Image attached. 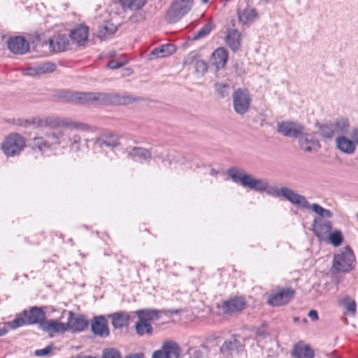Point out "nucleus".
I'll use <instances>...</instances> for the list:
<instances>
[{
  "instance_id": "f257e3e1",
  "label": "nucleus",
  "mask_w": 358,
  "mask_h": 358,
  "mask_svg": "<svg viewBox=\"0 0 358 358\" xmlns=\"http://www.w3.org/2000/svg\"><path fill=\"white\" fill-rule=\"evenodd\" d=\"M69 132L67 127H50L42 135H38L31 140V147L41 155H50L57 146H68Z\"/></svg>"
},
{
  "instance_id": "f03ea898",
  "label": "nucleus",
  "mask_w": 358,
  "mask_h": 358,
  "mask_svg": "<svg viewBox=\"0 0 358 358\" xmlns=\"http://www.w3.org/2000/svg\"><path fill=\"white\" fill-rule=\"evenodd\" d=\"M70 99L79 103L111 105H127L136 101V99L129 94L100 92H74Z\"/></svg>"
},
{
  "instance_id": "7ed1b4c3",
  "label": "nucleus",
  "mask_w": 358,
  "mask_h": 358,
  "mask_svg": "<svg viewBox=\"0 0 358 358\" xmlns=\"http://www.w3.org/2000/svg\"><path fill=\"white\" fill-rule=\"evenodd\" d=\"M227 173L234 182L240 184L243 187H248L258 192H265L273 197L276 194L278 187L270 185L266 179L253 177L243 169L231 167L227 169Z\"/></svg>"
},
{
  "instance_id": "20e7f679",
  "label": "nucleus",
  "mask_w": 358,
  "mask_h": 358,
  "mask_svg": "<svg viewBox=\"0 0 358 358\" xmlns=\"http://www.w3.org/2000/svg\"><path fill=\"white\" fill-rule=\"evenodd\" d=\"M45 318V313L42 308L34 306L24 310L17 318L9 322V325L14 329L24 324H40Z\"/></svg>"
},
{
  "instance_id": "39448f33",
  "label": "nucleus",
  "mask_w": 358,
  "mask_h": 358,
  "mask_svg": "<svg viewBox=\"0 0 358 358\" xmlns=\"http://www.w3.org/2000/svg\"><path fill=\"white\" fill-rule=\"evenodd\" d=\"M320 135L324 138L346 135L350 129V123L346 118L336 119L334 122H327L317 126Z\"/></svg>"
},
{
  "instance_id": "423d86ee",
  "label": "nucleus",
  "mask_w": 358,
  "mask_h": 358,
  "mask_svg": "<svg viewBox=\"0 0 358 358\" xmlns=\"http://www.w3.org/2000/svg\"><path fill=\"white\" fill-rule=\"evenodd\" d=\"M355 262L353 251L346 246L334 255L332 267L337 272L348 273L354 268Z\"/></svg>"
},
{
  "instance_id": "0eeeda50",
  "label": "nucleus",
  "mask_w": 358,
  "mask_h": 358,
  "mask_svg": "<svg viewBox=\"0 0 358 358\" xmlns=\"http://www.w3.org/2000/svg\"><path fill=\"white\" fill-rule=\"evenodd\" d=\"M194 0H173L165 15V20L172 24L179 21L192 8Z\"/></svg>"
},
{
  "instance_id": "6e6552de",
  "label": "nucleus",
  "mask_w": 358,
  "mask_h": 358,
  "mask_svg": "<svg viewBox=\"0 0 358 358\" xmlns=\"http://www.w3.org/2000/svg\"><path fill=\"white\" fill-rule=\"evenodd\" d=\"M25 141L18 134H11L6 136L1 145V148L7 157L18 155L24 149Z\"/></svg>"
},
{
  "instance_id": "1a4fd4ad",
  "label": "nucleus",
  "mask_w": 358,
  "mask_h": 358,
  "mask_svg": "<svg viewBox=\"0 0 358 358\" xmlns=\"http://www.w3.org/2000/svg\"><path fill=\"white\" fill-rule=\"evenodd\" d=\"M244 340L239 336H231L226 339L220 348V354L224 358L238 355L244 350Z\"/></svg>"
},
{
  "instance_id": "9d476101",
  "label": "nucleus",
  "mask_w": 358,
  "mask_h": 358,
  "mask_svg": "<svg viewBox=\"0 0 358 358\" xmlns=\"http://www.w3.org/2000/svg\"><path fill=\"white\" fill-rule=\"evenodd\" d=\"M232 99L233 108L237 114L243 115L248 111L252 99L247 90H236L232 95Z\"/></svg>"
},
{
  "instance_id": "9b49d317",
  "label": "nucleus",
  "mask_w": 358,
  "mask_h": 358,
  "mask_svg": "<svg viewBox=\"0 0 358 358\" xmlns=\"http://www.w3.org/2000/svg\"><path fill=\"white\" fill-rule=\"evenodd\" d=\"M274 197H283L291 203L298 207L304 209L310 208V203L304 196L298 194L296 191L287 187H282L280 189L277 188L276 194H275Z\"/></svg>"
},
{
  "instance_id": "f8f14e48",
  "label": "nucleus",
  "mask_w": 358,
  "mask_h": 358,
  "mask_svg": "<svg viewBox=\"0 0 358 358\" xmlns=\"http://www.w3.org/2000/svg\"><path fill=\"white\" fill-rule=\"evenodd\" d=\"M277 131L284 136L296 138L304 131V126L297 122L282 121L278 122Z\"/></svg>"
},
{
  "instance_id": "ddd939ff",
  "label": "nucleus",
  "mask_w": 358,
  "mask_h": 358,
  "mask_svg": "<svg viewBox=\"0 0 358 358\" xmlns=\"http://www.w3.org/2000/svg\"><path fill=\"white\" fill-rule=\"evenodd\" d=\"M294 292L291 288L281 289L271 292L267 303L271 306H280L287 304L294 296Z\"/></svg>"
},
{
  "instance_id": "4468645a",
  "label": "nucleus",
  "mask_w": 358,
  "mask_h": 358,
  "mask_svg": "<svg viewBox=\"0 0 358 358\" xmlns=\"http://www.w3.org/2000/svg\"><path fill=\"white\" fill-rule=\"evenodd\" d=\"M9 50L15 55H24L29 50V41L22 36L10 37L7 41Z\"/></svg>"
},
{
  "instance_id": "2eb2a0df",
  "label": "nucleus",
  "mask_w": 358,
  "mask_h": 358,
  "mask_svg": "<svg viewBox=\"0 0 358 358\" xmlns=\"http://www.w3.org/2000/svg\"><path fill=\"white\" fill-rule=\"evenodd\" d=\"M246 301L243 296H233L223 301L222 309L224 313L232 315L245 308Z\"/></svg>"
},
{
  "instance_id": "dca6fc26",
  "label": "nucleus",
  "mask_w": 358,
  "mask_h": 358,
  "mask_svg": "<svg viewBox=\"0 0 358 358\" xmlns=\"http://www.w3.org/2000/svg\"><path fill=\"white\" fill-rule=\"evenodd\" d=\"M87 320L81 315H76L74 313L69 312L67 320L66 331L72 330L73 331H82L88 326Z\"/></svg>"
},
{
  "instance_id": "f3484780",
  "label": "nucleus",
  "mask_w": 358,
  "mask_h": 358,
  "mask_svg": "<svg viewBox=\"0 0 358 358\" xmlns=\"http://www.w3.org/2000/svg\"><path fill=\"white\" fill-rule=\"evenodd\" d=\"M298 138L300 148L306 152H317L320 148L319 141L313 134L303 132Z\"/></svg>"
},
{
  "instance_id": "a211bd4d",
  "label": "nucleus",
  "mask_w": 358,
  "mask_h": 358,
  "mask_svg": "<svg viewBox=\"0 0 358 358\" xmlns=\"http://www.w3.org/2000/svg\"><path fill=\"white\" fill-rule=\"evenodd\" d=\"M127 152L129 158L141 164L149 163L152 158L150 151L142 147L127 148Z\"/></svg>"
},
{
  "instance_id": "6ab92c4d",
  "label": "nucleus",
  "mask_w": 358,
  "mask_h": 358,
  "mask_svg": "<svg viewBox=\"0 0 358 358\" xmlns=\"http://www.w3.org/2000/svg\"><path fill=\"white\" fill-rule=\"evenodd\" d=\"M91 329L94 334L101 337H106L110 334L107 320L103 315L94 317L91 322Z\"/></svg>"
},
{
  "instance_id": "aec40b11",
  "label": "nucleus",
  "mask_w": 358,
  "mask_h": 358,
  "mask_svg": "<svg viewBox=\"0 0 358 358\" xmlns=\"http://www.w3.org/2000/svg\"><path fill=\"white\" fill-rule=\"evenodd\" d=\"M120 138L117 135L113 133L103 134L96 138L94 141V146L97 148H102L106 146L111 149L115 148L120 145Z\"/></svg>"
},
{
  "instance_id": "412c9836",
  "label": "nucleus",
  "mask_w": 358,
  "mask_h": 358,
  "mask_svg": "<svg viewBox=\"0 0 358 358\" xmlns=\"http://www.w3.org/2000/svg\"><path fill=\"white\" fill-rule=\"evenodd\" d=\"M69 45V36L58 34L49 39L50 49L54 52L65 51Z\"/></svg>"
},
{
  "instance_id": "4be33fe9",
  "label": "nucleus",
  "mask_w": 358,
  "mask_h": 358,
  "mask_svg": "<svg viewBox=\"0 0 358 358\" xmlns=\"http://www.w3.org/2000/svg\"><path fill=\"white\" fill-rule=\"evenodd\" d=\"M237 14L239 22L243 25H250L259 17L257 10L248 6L242 10L238 9Z\"/></svg>"
},
{
  "instance_id": "5701e85b",
  "label": "nucleus",
  "mask_w": 358,
  "mask_h": 358,
  "mask_svg": "<svg viewBox=\"0 0 358 358\" xmlns=\"http://www.w3.org/2000/svg\"><path fill=\"white\" fill-rule=\"evenodd\" d=\"M29 124H33L36 127H55L60 126L61 117L59 116H48L45 117H34Z\"/></svg>"
},
{
  "instance_id": "b1692460",
  "label": "nucleus",
  "mask_w": 358,
  "mask_h": 358,
  "mask_svg": "<svg viewBox=\"0 0 358 358\" xmlns=\"http://www.w3.org/2000/svg\"><path fill=\"white\" fill-rule=\"evenodd\" d=\"M227 60L228 52L225 48H218L213 52L210 62L215 66L217 71L223 69Z\"/></svg>"
},
{
  "instance_id": "393cba45",
  "label": "nucleus",
  "mask_w": 358,
  "mask_h": 358,
  "mask_svg": "<svg viewBox=\"0 0 358 358\" xmlns=\"http://www.w3.org/2000/svg\"><path fill=\"white\" fill-rule=\"evenodd\" d=\"M66 327L65 323L59 322L54 320H44L40 323L41 329L50 334L54 333H64L66 331Z\"/></svg>"
},
{
  "instance_id": "a878e982",
  "label": "nucleus",
  "mask_w": 358,
  "mask_h": 358,
  "mask_svg": "<svg viewBox=\"0 0 358 358\" xmlns=\"http://www.w3.org/2000/svg\"><path fill=\"white\" fill-rule=\"evenodd\" d=\"M88 34V27L84 24H79L71 31L69 37L73 42L80 45L87 41Z\"/></svg>"
},
{
  "instance_id": "bb28decb",
  "label": "nucleus",
  "mask_w": 358,
  "mask_h": 358,
  "mask_svg": "<svg viewBox=\"0 0 358 358\" xmlns=\"http://www.w3.org/2000/svg\"><path fill=\"white\" fill-rule=\"evenodd\" d=\"M115 329H122L129 325L130 315L127 312L120 311L108 315Z\"/></svg>"
},
{
  "instance_id": "cd10ccee",
  "label": "nucleus",
  "mask_w": 358,
  "mask_h": 358,
  "mask_svg": "<svg viewBox=\"0 0 358 358\" xmlns=\"http://www.w3.org/2000/svg\"><path fill=\"white\" fill-rule=\"evenodd\" d=\"M313 231L316 236L323 238L330 232L331 229V223L330 221L324 220L321 218L315 219L312 224Z\"/></svg>"
},
{
  "instance_id": "c85d7f7f",
  "label": "nucleus",
  "mask_w": 358,
  "mask_h": 358,
  "mask_svg": "<svg viewBox=\"0 0 358 358\" xmlns=\"http://www.w3.org/2000/svg\"><path fill=\"white\" fill-rule=\"evenodd\" d=\"M335 143L336 148L343 153L352 155L355 152L356 145L354 142L344 136L336 138Z\"/></svg>"
},
{
  "instance_id": "c756f323",
  "label": "nucleus",
  "mask_w": 358,
  "mask_h": 358,
  "mask_svg": "<svg viewBox=\"0 0 358 358\" xmlns=\"http://www.w3.org/2000/svg\"><path fill=\"white\" fill-rule=\"evenodd\" d=\"M135 314L139 320L150 323V322L156 321L160 318L161 311L154 308H145L136 310Z\"/></svg>"
},
{
  "instance_id": "7c9ffc66",
  "label": "nucleus",
  "mask_w": 358,
  "mask_h": 358,
  "mask_svg": "<svg viewBox=\"0 0 358 358\" xmlns=\"http://www.w3.org/2000/svg\"><path fill=\"white\" fill-rule=\"evenodd\" d=\"M176 50V48L173 44L168 43L162 45L153 49L150 53V59H153L155 58L164 57L172 55Z\"/></svg>"
},
{
  "instance_id": "2f4dec72",
  "label": "nucleus",
  "mask_w": 358,
  "mask_h": 358,
  "mask_svg": "<svg viewBox=\"0 0 358 358\" xmlns=\"http://www.w3.org/2000/svg\"><path fill=\"white\" fill-rule=\"evenodd\" d=\"M292 356L294 358H313L314 352L309 346L299 342L293 348Z\"/></svg>"
},
{
  "instance_id": "473e14b6",
  "label": "nucleus",
  "mask_w": 358,
  "mask_h": 358,
  "mask_svg": "<svg viewBox=\"0 0 358 358\" xmlns=\"http://www.w3.org/2000/svg\"><path fill=\"white\" fill-rule=\"evenodd\" d=\"M226 42L234 52L238 50L241 45V34L239 31L236 29H229L226 37Z\"/></svg>"
},
{
  "instance_id": "72a5a7b5",
  "label": "nucleus",
  "mask_w": 358,
  "mask_h": 358,
  "mask_svg": "<svg viewBox=\"0 0 358 358\" xmlns=\"http://www.w3.org/2000/svg\"><path fill=\"white\" fill-rule=\"evenodd\" d=\"M162 150V149L161 148H158L153 152L155 158L161 159L162 162L169 161V164H172L173 161H175L176 163L182 164V161L176 159L178 157H179L178 153L175 152H173L172 153H167L166 151Z\"/></svg>"
},
{
  "instance_id": "f704fd0d",
  "label": "nucleus",
  "mask_w": 358,
  "mask_h": 358,
  "mask_svg": "<svg viewBox=\"0 0 358 358\" xmlns=\"http://www.w3.org/2000/svg\"><path fill=\"white\" fill-rule=\"evenodd\" d=\"M162 347L168 358H180L182 351L179 345L175 341H165L163 343Z\"/></svg>"
},
{
  "instance_id": "c9c22d12",
  "label": "nucleus",
  "mask_w": 358,
  "mask_h": 358,
  "mask_svg": "<svg viewBox=\"0 0 358 358\" xmlns=\"http://www.w3.org/2000/svg\"><path fill=\"white\" fill-rule=\"evenodd\" d=\"M117 31V27L110 21H106L99 26L97 36L101 40L106 39L114 34Z\"/></svg>"
},
{
  "instance_id": "e433bc0d",
  "label": "nucleus",
  "mask_w": 358,
  "mask_h": 358,
  "mask_svg": "<svg viewBox=\"0 0 358 358\" xmlns=\"http://www.w3.org/2000/svg\"><path fill=\"white\" fill-rule=\"evenodd\" d=\"M61 127H67L68 129H78L81 131H88L90 126L87 124L73 121L71 118L61 117Z\"/></svg>"
},
{
  "instance_id": "4c0bfd02",
  "label": "nucleus",
  "mask_w": 358,
  "mask_h": 358,
  "mask_svg": "<svg viewBox=\"0 0 358 358\" xmlns=\"http://www.w3.org/2000/svg\"><path fill=\"white\" fill-rule=\"evenodd\" d=\"M56 69L55 64L52 62L43 63L36 67L29 69L30 75L42 74L53 72Z\"/></svg>"
},
{
  "instance_id": "58836bf2",
  "label": "nucleus",
  "mask_w": 358,
  "mask_h": 358,
  "mask_svg": "<svg viewBox=\"0 0 358 358\" xmlns=\"http://www.w3.org/2000/svg\"><path fill=\"white\" fill-rule=\"evenodd\" d=\"M145 0H120V4L124 11L141 9L145 3Z\"/></svg>"
},
{
  "instance_id": "ea45409f",
  "label": "nucleus",
  "mask_w": 358,
  "mask_h": 358,
  "mask_svg": "<svg viewBox=\"0 0 358 358\" xmlns=\"http://www.w3.org/2000/svg\"><path fill=\"white\" fill-rule=\"evenodd\" d=\"M68 132L69 138L68 141V146L70 145L72 150L78 151L80 150L81 137L73 129H68Z\"/></svg>"
},
{
  "instance_id": "a19ab883",
  "label": "nucleus",
  "mask_w": 358,
  "mask_h": 358,
  "mask_svg": "<svg viewBox=\"0 0 358 358\" xmlns=\"http://www.w3.org/2000/svg\"><path fill=\"white\" fill-rule=\"evenodd\" d=\"M135 329L137 334L139 336H143L145 334H152V327L150 323L143 321L139 320L136 323Z\"/></svg>"
},
{
  "instance_id": "79ce46f5",
  "label": "nucleus",
  "mask_w": 358,
  "mask_h": 358,
  "mask_svg": "<svg viewBox=\"0 0 358 358\" xmlns=\"http://www.w3.org/2000/svg\"><path fill=\"white\" fill-rule=\"evenodd\" d=\"M341 303L345 308L347 313L351 314L352 315H355L356 314L357 304L354 299L348 296H346L342 299Z\"/></svg>"
},
{
  "instance_id": "37998d69",
  "label": "nucleus",
  "mask_w": 358,
  "mask_h": 358,
  "mask_svg": "<svg viewBox=\"0 0 358 358\" xmlns=\"http://www.w3.org/2000/svg\"><path fill=\"white\" fill-rule=\"evenodd\" d=\"M215 90L220 98H225L229 96L230 86L227 83H216L215 84Z\"/></svg>"
},
{
  "instance_id": "c03bdc74",
  "label": "nucleus",
  "mask_w": 358,
  "mask_h": 358,
  "mask_svg": "<svg viewBox=\"0 0 358 358\" xmlns=\"http://www.w3.org/2000/svg\"><path fill=\"white\" fill-rule=\"evenodd\" d=\"M310 208H311L314 213L322 217L330 218L333 215L331 210L324 208L317 203H313L312 205L310 204Z\"/></svg>"
},
{
  "instance_id": "a18cd8bd",
  "label": "nucleus",
  "mask_w": 358,
  "mask_h": 358,
  "mask_svg": "<svg viewBox=\"0 0 358 358\" xmlns=\"http://www.w3.org/2000/svg\"><path fill=\"white\" fill-rule=\"evenodd\" d=\"M329 240L333 245L336 247L339 246L343 241L342 233L338 230L331 233L329 235Z\"/></svg>"
},
{
  "instance_id": "49530a36",
  "label": "nucleus",
  "mask_w": 358,
  "mask_h": 358,
  "mask_svg": "<svg viewBox=\"0 0 358 358\" xmlns=\"http://www.w3.org/2000/svg\"><path fill=\"white\" fill-rule=\"evenodd\" d=\"M212 26L210 23L206 24L203 26L193 36V40H197L207 36L211 31Z\"/></svg>"
},
{
  "instance_id": "de8ad7c7",
  "label": "nucleus",
  "mask_w": 358,
  "mask_h": 358,
  "mask_svg": "<svg viewBox=\"0 0 358 358\" xmlns=\"http://www.w3.org/2000/svg\"><path fill=\"white\" fill-rule=\"evenodd\" d=\"M127 63V61L124 58H116L110 60L107 64V66L111 69H117L124 66Z\"/></svg>"
},
{
  "instance_id": "09e8293b",
  "label": "nucleus",
  "mask_w": 358,
  "mask_h": 358,
  "mask_svg": "<svg viewBox=\"0 0 358 358\" xmlns=\"http://www.w3.org/2000/svg\"><path fill=\"white\" fill-rule=\"evenodd\" d=\"M195 71L197 73L203 76L208 71V64L202 59H198L196 61Z\"/></svg>"
},
{
  "instance_id": "8fccbe9b",
  "label": "nucleus",
  "mask_w": 358,
  "mask_h": 358,
  "mask_svg": "<svg viewBox=\"0 0 358 358\" xmlns=\"http://www.w3.org/2000/svg\"><path fill=\"white\" fill-rule=\"evenodd\" d=\"M102 358H122L120 352L114 348L105 349Z\"/></svg>"
},
{
  "instance_id": "3c124183",
  "label": "nucleus",
  "mask_w": 358,
  "mask_h": 358,
  "mask_svg": "<svg viewBox=\"0 0 358 358\" xmlns=\"http://www.w3.org/2000/svg\"><path fill=\"white\" fill-rule=\"evenodd\" d=\"M52 348L50 346H46L45 348L36 350L34 355L37 357L45 356L50 352Z\"/></svg>"
},
{
  "instance_id": "603ef678",
  "label": "nucleus",
  "mask_w": 358,
  "mask_h": 358,
  "mask_svg": "<svg viewBox=\"0 0 358 358\" xmlns=\"http://www.w3.org/2000/svg\"><path fill=\"white\" fill-rule=\"evenodd\" d=\"M152 358H168L163 347L160 350H156L153 352Z\"/></svg>"
},
{
  "instance_id": "864d4df0",
  "label": "nucleus",
  "mask_w": 358,
  "mask_h": 358,
  "mask_svg": "<svg viewBox=\"0 0 358 358\" xmlns=\"http://www.w3.org/2000/svg\"><path fill=\"white\" fill-rule=\"evenodd\" d=\"M351 138L352 139L351 141L354 142L355 145L356 144H358V128L353 129L351 134Z\"/></svg>"
},
{
  "instance_id": "5fc2aeb1",
  "label": "nucleus",
  "mask_w": 358,
  "mask_h": 358,
  "mask_svg": "<svg viewBox=\"0 0 358 358\" xmlns=\"http://www.w3.org/2000/svg\"><path fill=\"white\" fill-rule=\"evenodd\" d=\"M190 358H204V357H203V352L200 350L197 349V350H194L193 352L191 353Z\"/></svg>"
},
{
  "instance_id": "6e6d98bb",
  "label": "nucleus",
  "mask_w": 358,
  "mask_h": 358,
  "mask_svg": "<svg viewBox=\"0 0 358 358\" xmlns=\"http://www.w3.org/2000/svg\"><path fill=\"white\" fill-rule=\"evenodd\" d=\"M308 316L311 320L315 321L318 320V313L315 310H311L308 312Z\"/></svg>"
},
{
  "instance_id": "4d7b16f0",
  "label": "nucleus",
  "mask_w": 358,
  "mask_h": 358,
  "mask_svg": "<svg viewBox=\"0 0 358 358\" xmlns=\"http://www.w3.org/2000/svg\"><path fill=\"white\" fill-rule=\"evenodd\" d=\"M125 358H145L143 353H133L127 355Z\"/></svg>"
},
{
  "instance_id": "13d9d810",
  "label": "nucleus",
  "mask_w": 358,
  "mask_h": 358,
  "mask_svg": "<svg viewBox=\"0 0 358 358\" xmlns=\"http://www.w3.org/2000/svg\"><path fill=\"white\" fill-rule=\"evenodd\" d=\"M7 333V328L5 324L0 323V336L5 335Z\"/></svg>"
},
{
  "instance_id": "bf43d9fd",
  "label": "nucleus",
  "mask_w": 358,
  "mask_h": 358,
  "mask_svg": "<svg viewBox=\"0 0 358 358\" xmlns=\"http://www.w3.org/2000/svg\"><path fill=\"white\" fill-rule=\"evenodd\" d=\"M194 57V55L192 56L191 55H189L185 59L184 63L189 64V63L192 62Z\"/></svg>"
},
{
  "instance_id": "052dcab7",
  "label": "nucleus",
  "mask_w": 358,
  "mask_h": 358,
  "mask_svg": "<svg viewBox=\"0 0 358 358\" xmlns=\"http://www.w3.org/2000/svg\"><path fill=\"white\" fill-rule=\"evenodd\" d=\"M219 172L214 169H211L210 171V175L214 177H216L218 175Z\"/></svg>"
},
{
  "instance_id": "680f3d73",
  "label": "nucleus",
  "mask_w": 358,
  "mask_h": 358,
  "mask_svg": "<svg viewBox=\"0 0 358 358\" xmlns=\"http://www.w3.org/2000/svg\"><path fill=\"white\" fill-rule=\"evenodd\" d=\"M331 358H340V357H336V356H332V357H331Z\"/></svg>"
},
{
  "instance_id": "e2e57ef3",
  "label": "nucleus",
  "mask_w": 358,
  "mask_h": 358,
  "mask_svg": "<svg viewBox=\"0 0 358 358\" xmlns=\"http://www.w3.org/2000/svg\"><path fill=\"white\" fill-rule=\"evenodd\" d=\"M208 0H202L203 3H207Z\"/></svg>"
},
{
  "instance_id": "0e129e2a",
  "label": "nucleus",
  "mask_w": 358,
  "mask_h": 358,
  "mask_svg": "<svg viewBox=\"0 0 358 358\" xmlns=\"http://www.w3.org/2000/svg\"><path fill=\"white\" fill-rule=\"evenodd\" d=\"M298 320H299V319H298L297 317H295V318L294 319V321H297Z\"/></svg>"
},
{
  "instance_id": "69168bd1",
  "label": "nucleus",
  "mask_w": 358,
  "mask_h": 358,
  "mask_svg": "<svg viewBox=\"0 0 358 358\" xmlns=\"http://www.w3.org/2000/svg\"><path fill=\"white\" fill-rule=\"evenodd\" d=\"M201 347L203 348H206V345H202Z\"/></svg>"
},
{
  "instance_id": "338daca9",
  "label": "nucleus",
  "mask_w": 358,
  "mask_h": 358,
  "mask_svg": "<svg viewBox=\"0 0 358 358\" xmlns=\"http://www.w3.org/2000/svg\"><path fill=\"white\" fill-rule=\"evenodd\" d=\"M331 358V357H330Z\"/></svg>"
}]
</instances>
